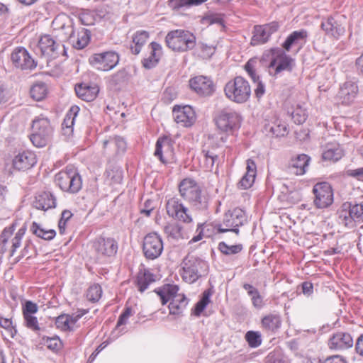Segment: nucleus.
<instances>
[{"mask_svg": "<svg viewBox=\"0 0 363 363\" xmlns=\"http://www.w3.org/2000/svg\"><path fill=\"white\" fill-rule=\"evenodd\" d=\"M247 221L245 212L239 208L229 210L224 215L223 223L218 225L217 230L218 233L233 232L237 235L239 233V227L244 225Z\"/></svg>", "mask_w": 363, "mask_h": 363, "instance_id": "9d476101", "label": "nucleus"}, {"mask_svg": "<svg viewBox=\"0 0 363 363\" xmlns=\"http://www.w3.org/2000/svg\"><path fill=\"white\" fill-rule=\"evenodd\" d=\"M45 343L47 345L48 348H49L51 350H59L62 347V342L60 339L55 336V337H48L45 340Z\"/></svg>", "mask_w": 363, "mask_h": 363, "instance_id": "680f3d73", "label": "nucleus"}, {"mask_svg": "<svg viewBox=\"0 0 363 363\" xmlns=\"http://www.w3.org/2000/svg\"><path fill=\"white\" fill-rule=\"evenodd\" d=\"M25 325L34 332H38L40 330L37 317L34 315H23Z\"/></svg>", "mask_w": 363, "mask_h": 363, "instance_id": "5fc2aeb1", "label": "nucleus"}, {"mask_svg": "<svg viewBox=\"0 0 363 363\" xmlns=\"http://www.w3.org/2000/svg\"><path fill=\"white\" fill-rule=\"evenodd\" d=\"M270 62L268 65V72L271 76L277 77L283 71H291L294 60L285 52L279 48L270 50Z\"/></svg>", "mask_w": 363, "mask_h": 363, "instance_id": "6e6552de", "label": "nucleus"}, {"mask_svg": "<svg viewBox=\"0 0 363 363\" xmlns=\"http://www.w3.org/2000/svg\"><path fill=\"white\" fill-rule=\"evenodd\" d=\"M212 295V291L211 289L205 290L201 296L200 300L196 303L194 308V314L196 316H199L201 313L206 308L207 305L210 302V298Z\"/></svg>", "mask_w": 363, "mask_h": 363, "instance_id": "a19ab883", "label": "nucleus"}, {"mask_svg": "<svg viewBox=\"0 0 363 363\" xmlns=\"http://www.w3.org/2000/svg\"><path fill=\"white\" fill-rule=\"evenodd\" d=\"M196 45L198 55L202 59H210L215 53L216 47L204 43H199Z\"/></svg>", "mask_w": 363, "mask_h": 363, "instance_id": "c03bdc74", "label": "nucleus"}, {"mask_svg": "<svg viewBox=\"0 0 363 363\" xmlns=\"http://www.w3.org/2000/svg\"><path fill=\"white\" fill-rule=\"evenodd\" d=\"M0 326L6 330L11 337H13L17 333V330L10 318L0 316Z\"/></svg>", "mask_w": 363, "mask_h": 363, "instance_id": "6e6d98bb", "label": "nucleus"}, {"mask_svg": "<svg viewBox=\"0 0 363 363\" xmlns=\"http://www.w3.org/2000/svg\"><path fill=\"white\" fill-rule=\"evenodd\" d=\"M179 190L181 196L190 204L192 208L201 212L208 210L210 196L207 192L202 190L195 180L190 178L183 179L179 184Z\"/></svg>", "mask_w": 363, "mask_h": 363, "instance_id": "f257e3e1", "label": "nucleus"}, {"mask_svg": "<svg viewBox=\"0 0 363 363\" xmlns=\"http://www.w3.org/2000/svg\"><path fill=\"white\" fill-rule=\"evenodd\" d=\"M38 311L37 304L31 301H26L23 306V315H35Z\"/></svg>", "mask_w": 363, "mask_h": 363, "instance_id": "e2e57ef3", "label": "nucleus"}, {"mask_svg": "<svg viewBox=\"0 0 363 363\" xmlns=\"http://www.w3.org/2000/svg\"><path fill=\"white\" fill-rule=\"evenodd\" d=\"M353 339L349 333L337 332L328 340V347L331 350H343L353 346Z\"/></svg>", "mask_w": 363, "mask_h": 363, "instance_id": "6ab92c4d", "label": "nucleus"}, {"mask_svg": "<svg viewBox=\"0 0 363 363\" xmlns=\"http://www.w3.org/2000/svg\"><path fill=\"white\" fill-rule=\"evenodd\" d=\"M164 231L172 238H177L179 236L180 228L177 225H169L165 227Z\"/></svg>", "mask_w": 363, "mask_h": 363, "instance_id": "774afa93", "label": "nucleus"}, {"mask_svg": "<svg viewBox=\"0 0 363 363\" xmlns=\"http://www.w3.org/2000/svg\"><path fill=\"white\" fill-rule=\"evenodd\" d=\"M91 40V32L89 30L86 28H82L77 32V35H72L71 40L73 44V47L78 50L84 49Z\"/></svg>", "mask_w": 363, "mask_h": 363, "instance_id": "2f4dec72", "label": "nucleus"}, {"mask_svg": "<svg viewBox=\"0 0 363 363\" xmlns=\"http://www.w3.org/2000/svg\"><path fill=\"white\" fill-rule=\"evenodd\" d=\"M35 52L50 58L57 57L60 52L66 55L65 46L50 35H44L40 37L35 48Z\"/></svg>", "mask_w": 363, "mask_h": 363, "instance_id": "9b49d317", "label": "nucleus"}, {"mask_svg": "<svg viewBox=\"0 0 363 363\" xmlns=\"http://www.w3.org/2000/svg\"><path fill=\"white\" fill-rule=\"evenodd\" d=\"M321 28L326 34L334 38H338L344 32V29L332 17L322 21Z\"/></svg>", "mask_w": 363, "mask_h": 363, "instance_id": "473e14b6", "label": "nucleus"}, {"mask_svg": "<svg viewBox=\"0 0 363 363\" xmlns=\"http://www.w3.org/2000/svg\"><path fill=\"white\" fill-rule=\"evenodd\" d=\"M306 37V31L303 30L294 31L287 37L282 46L286 51H289L293 45H298L304 43Z\"/></svg>", "mask_w": 363, "mask_h": 363, "instance_id": "72a5a7b5", "label": "nucleus"}, {"mask_svg": "<svg viewBox=\"0 0 363 363\" xmlns=\"http://www.w3.org/2000/svg\"><path fill=\"white\" fill-rule=\"evenodd\" d=\"M128 72L125 69H121L111 76L110 83L111 85L120 86L128 80Z\"/></svg>", "mask_w": 363, "mask_h": 363, "instance_id": "603ef678", "label": "nucleus"}, {"mask_svg": "<svg viewBox=\"0 0 363 363\" xmlns=\"http://www.w3.org/2000/svg\"><path fill=\"white\" fill-rule=\"evenodd\" d=\"M204 155L205 168L207 171H211L218 156L210 151H203Z\"/></svg>", "mask_w": 363, "mask_h": 363, "instance_id": "4d7b16f0", "label": "nucleus"}, {"mask_svg": "<svg viewBox=\"0 0 363 363\" xmlns=\"http://www.w3.org/2000/svg\"><path fill=\"white\" fill-rule=\"evenodd\" d=\"M344 155L342 150L337 145H331L324 150L322 154V160L325 162H335Z\"/></svg>", "mask_w": 363, "mask_h": 363, "instance_id": "f704fd0d", "label": "nucleus"}, {"mask_svg": "<svg viewBox=\"0 0 363 363\" xmlns=\"http://www.w3.org/2000/svg\"><path fill=\"white\" fill-rule=\"evenodd\" d=\"M102 289L99 284L91 286L86 292V298L93 303L97 302L101 297Z\"/></svg>", "mask_w": 363, "mask_h": 363, "instance_id": "09e8293b", "label": "nucleus"}, {"mask_svg": "<svg viewBox=\"0 0 363 363\" xmlns=\"http://www.w3.org/2000/svg\"><path fill=\"white\" fill-rule=\"evenodd\" d=\"M9 89L3 84H0V108L3 107L10 99Z\"/></svg>", "mask_w": 363, "mask_h": 363, "instance_id": "69168bd1", "label": "nucleus"}, {"mask_svg": "<svg viewBox=\"0 0 363 363\" xmlns=\"http://www.w3.org/2000/svg\"><path fill=\"white\" fill-rule=\"evenodd\" d=\"M11 59L13 65L22 70L33 69L36 63L28 50L22 47L16 48L11 53Z\"/></svg>", "mask_w": 363, "mask_h": 363, "instance_id": "dca6fc26", "label": "nucleus"}, {"mask_svg": "<svg viewBox=\"0 0 363 363\" xmlns=\"http://www.w3.org/2000/svg\"><path fill=\"white\" fill-rule=\"evenodd\" d=\"M217 128L222 132L233 134L241 125L240 115L231 108H223L215 118Z\"/></svg>", "mask_w": 363, "mask_h": 363, "instance_id": "1a4fd4ad", "label": "nucleus"}, {"mask_svg": "<svg viewBox=\"0 0 363 363\" xmlns=\"http://www.w3.org/2000/svg\"><path fill=\"white\" fill-rule=\"evenodd\" d=\"M48 91L47 84L43 82H38L32 86L30 96L36 101H41L45 98Z\"/></svg>", "mask_w": 363, "mask_h": 363, "instance_id": "4c0bfd02", "label": "nucleus"}, {"mask_svg": "<svg viewBox=\"0 0 363 363\" xmlns=\"http://www.w3.org/2000/svg\"><path fill=\"white\" fill-rule=\"evenodd\" d=\"M173 147L171 139L167 136L160 137L155 144L154 155L163 164L167 163V157L172 155Z\"/></svg>", "mask_w": 363, "mask_h": 363, "instance_id": "412c9836", "label": "nucleus"}, {"mask_svg": "<svg viewBox=\"0 0 363 363\" xmlns=\"http://www.w3.org/2000/svg\"><path fill=\"white\" fill-rule=\"evenodd\" d=\"M56 204V198L50 191H44L38 194L33 201V206L38 210L43 211L55 208Z\"/></svg>", "mask_w": 363, "mask_h": 363, "instance_id": "b1692460", "label": "nucleus"}, {"mask_svg": "<svg viewBox=\"0 0 363 363\" xmlns=\"http://www.w3.org/2000/svg\"><path fill=\"white\" fill-rule=\"evenodd\" d=\"M350 216L352 218L353 223L363 222V201L352 204L351 203Z\"/></svg>", "mask_w": 363, "mask_h": 363, "instance_id": "49530a36", "label": "nucleus"}, {"mask_svg": "<svg viewBox=\"0 0 363 363\" xmlns=\"http://www.w3.org/2000/svg\"><path fill=\"white\" fill-rule=\"evenodd\" d=\"M245 340L251 348H257L262 345V335L259 331L249 330L245 333Z\"/></svg>", "mask_w": 363, "mask_h": 363, "instance_id": "37998d69", "label": "nucleus"}, {"mask_svg": "<svg viewBox=\"0 0 363 363\" xmlns=\"http://www.w3.org/2000/svg\"><path fill=\"white\" fill-rule=\"evenodd\" d=\"M270 131L276 137H282L288 133V128L285 123H279L271 126Z\"/></svg>", "mask_w": 363, "mask_h": 363, "instance_id": "bf43d9fd", "label": "nucleus"}, {"mask_svg": "<svg viewBox=\"0 0 363 363\" xmlns=\"http://www.w3.org/2000/svg\"><path fill=\"white\" fill-rule=\"evenodd\" d=\"M311 158L306 154L298 155L291 159L289 163V172L295 175H303L308 168Z\"/></svg>", "mask_w": 363, "mask_h": 363, "instance_id": "5701e85b", "label": "nucleus"}, {"mask_svg": "<svg viewBox=\"0 0 363 363\" xmlns=\"http://www.w3.org/2000/svg\"><path fill=\"white\" fill-rule=\"evenodd\" d=\"M15 230V225H11L8 228H5L0 235V254H4L6 251V245L13 234Z\"/></svg>", "mask_w": 363, "mask_h": 363, "instance_id": "a18cd8bd", "label": "nucleus"}, {"mask_svg": "<svg viewBox=\"0 0 363 363\" xmlns=\"http://www.w3.org/2000/svg\"><path fill=\"white\" fill-rule=\"evenodd\" d=\"M254 307L261 308L263 306V300L258 290L255 291L253 294L249 295Z\"/></svg>", "mask_w": 363, "mask_h": 363, "instance_id": "338daca9", "label": "nucleus"}, {"mask_svg": "<svg viewBox=\"0 0 363 363\" xmlns=\"http://www.w3.org/2000/svg\"><path fill=\"white\" fill-rule=\"evenodd\" d=\"M96 251L102 255L111 257L118 250L117 242L111 238H100L94 243Z\"/></svg>", "mask_w": 363, "mask_h": 363, "instance_id": "4be33fe9", "label": "nucleus"}, {"mask_svg": "<svg viewBox=\"0 0 363 363\" xmlns=\"http://www.w3.org/2000/svg\"><path fill=\"white\" fill-rule=\"evenodd\" d=\"M165 43L172 50L184 52L196 46V37L188 30L177 29L167 33Z\"/></svg>", "mask_w": 363, "mask_h": 363, "instance_id": "20e7f679", "label": "nucleus"}, {"mask_svg": "<svg viewBox=\"0 0 363 363\" xmlns=\"http://www.w3.org/2000/svg\"><path fill=\"white\" fill-rule=\"evenodd\" d=\"M55 325L57 328L62 331L72 330L73 328L69 324V319H67V314L59 315L55 320Z\"/></svg>", "mask_w": 363, "mask_h": 363, "instance_id": "13d9d810", "label": "nucleus"}, {"mask_svg": "<svg viewBox=\"0 0 363 363\" xmlns=\"http://www.w3.org/2000/svg\"><path fill=\"white\" fill-rule=\"evenodd\" d=\"M55 184L64 192L74 194L82 187V177L72 166H67L55 176Z\"/></svg>", "mask_w": 363, "mask_h": 363, "instance_id": "7ed1b4c3", "label": "nucleus"}, {"mask_svg": "<svg viewBox=\"0 0 363 363\" xmlns=\"http://www.w3.org/2000/svg\"><path fill=\"white\" fill-rule=\"evenodd\" d=\"M166 208L170 217L186 223L192 222L189 210L181 203L179 199L175 197L169 199L167 202Z\"/></svg>", "mask_w": 363, "mask_h": 363, "instance_id": "4468645a", "label": "nucleus"}, {"mask_svg": "<svg viewBox=\"0 0 363 363\" xmlns=\"http://www.w3.org/2000/svg\"><path fill=\"white\" fill-rule=\"evenodd\" d=\"M30 231L37 237L40 238L45 240H52L56 235V232L55 230H45L36 222H33L32 223V225L30 226Z\"/></svg>", "mask_w": 363, "mask_h": 363, "instance_id": "e433bc0d", "label": "nucleus"}, {"mask_svg": "<svg viewBox=\"0 0 363 363\" xmlns=\"http://www.w3.org/2000/svg\"><path fill=\"white\" fill-rule=\"evenodd\" d=\"M224 91L226 97L230 101L242 104L249 99L251 88L248 82L239 76L225 84Z\"/></svg>", "mask_w": 363, "mask_h": 363, "instance_id": "423d86ee", "label": "nucleus"}, {"mask_svg": "<svg viewBox=\"0 0 363 363\" xmlns=\"http://www.w3.org/2000/svg\"><path fill=\"white\" fill-rule=\"evenodd\" d=\"M52 134V128L48 118L40 116L32 123L30 141L37 147H45L50 141Z\"/></svg>", "mask_w": 363, "mask_h": 363, "instance_id": "0eeeda50", "label": "nucleus"}, {"mask_svg": "<svg viewBox=\"0 0 363 363\" xmlns=\"http://www.w3.org/2000/svg\"><path fill=\"white\" fill-rule=\"evenodd\" d=\"M350 208H351V203L350 202H345L342 204L340 209L338 212L339 218L340 220V222L344 225L347 226V227H352L354 225L352 218L350 216Z\"/></svg>", "mask_w": 363, "mask_h": 363, "instance_id": "58836bf2", "label": "nucleus"}, {"mask_svg": "<svg viewBox=\"0 0 363 363\" xmlns=\"http://www.w3.org/2000/svg\"><path fill=\"white\" fill-rule=\"evenodd\" d=\"M37 162L35 154L30 150L19 152L13 160V167L17 170L25 171L33 167Z\"/></svg>", "mask_w": 363, "mask_h": 363, "instance_id": "aec40b11", "label": "nucleus"}, {"mask_svg": "<svg viewBox=\"0 0 363 363\" xmlns=\"http://www.w3.org/2000/svg\"><path fill=\"white\" fill-rule=\"evenodd\" d=\"M279 27V23L276 21L264 25L255 26L251 44L257 45L267 43L271 35L278 30Z\"/></svg>", "mask_w": 363, "mask_h": 363, "instance_id": "2eb2a0df", "label": "nucleus"}, {"mask_svg": "<svg viewBox=\"0 0 363 363\" xmlns=\"http://www.w3.org/2000/svg\"><path fill=\"white\" fill-rule=\"evenodd\" d=\"M155 281V276L149 269H144L138 274L136 285L140 292L145 291L149 286Z\"/></svg>", "mask_w": 363, "mask_h": 363, "instance_id": "7c9ffc66", "label": "nucleus"}, {"mask_svg": "<svg viewBox=\"0 0 363 363\" xmlns=\"http://www.w3.org/2000/svg\"><path fill=\"white\" fill-rule=\"evenodd\" d=\"M119 60L116 52L106 51L94 54L89 57V62L96 69L107 72L113 69L118 64Z\"/></svg>", "mask_w": 363, "mask_h": 363, "instance_id": "f8f14e48", "label": "nucleus"}, {"mask_svg": "<svg viewBox=\"0 0 363 363\" xmlns=\"http://www.w3.org/2000/svg\"><path fill=\"white\" fill-rule=\"evenodd\" d=\"M357 91V86L351 82H347L340 88L339 96L342 100V103L348 104L355 98Z\"/></svg>", "mask_w": 363, "mask_h": 363, "instance_id": "c756f323", "label": "nucleus"}, {"mask_svg": "<svg viewBox=\"0 0 363 363\" xmlns=\"http://www.w3.org/2000/svg\"><path fill=\"white\" fill-rule=\"evenodd\" d=\"M26 233V228H20L17 233H16L14 238L11 240V256H13L15 252L18 249L21 245V241L23 238V235Z\"/></svg>", "mask_w": 363, "mask_h": 363, "instance_id": "864d4df0", "label": "nucleus"}, {"mask_svg": "<svg viewBox=\"0 0 363 363\" xmlns=\"http://www.w3.org/2000/svg\"><path fill=\"white\" fill-rule=\"evenodd\" d=\"M80 21L85 26H91L97 21L93 11L84 12L79 16Z\"/></svg>", "mask_w": 363, "mask_h": 363, "instance_id": "0e129e2a", "label": "nucleus"}, {"mask_svg": "<svg viewBox=\"0 0 363 363\" xmlns=\"http://www.w3.org/2000/svg\"><path fill=\"white\" fill-rule=\"evenodd\" d=\"M183 280L189 284L196 281L208 272V263L202 259L194 255H187L182 263Z\"/></svg>", "mask_w": 363, "mask_h": 363, "instance_id": "39448f33", "label": "nucleus"}, {"mask_svg": "<svg viewBox=\"0 0 363 363\" xmlns=\"http://www.w3.org/2000/svg\"><path fill=\"white\" fill-rule=\"evenodd\" d=\"M291 116L296 124H302L307 118V113L304 108L300 105L296 107L291 113Z\"/></svg>", "mask_w": 363, "mask_h": 363, "instance_id": "de8ad7c7", "label": "nucleus"}, {"mask_svg": "<svg viewBox=\"0 0 363 363\" xmlns=\"http://www.w3.org/2000/svg\"><path fill=\"white\" fill-rule=\"evenodd\" d=\"M149 38V33L145 30H140L136 32L133 38V45H131L130 49L132 53L138 55L142 47L145 44L147 40Z\"/></svg>", "mask_w": 363, "mask_h": 363, "instance_id": "c9c22d12", "label": "nucleus"}, {"mask_svg": "<svg viewBox=\"0 0 363 363\" xmlns=\"http://www.w3.org/2000/svg\"><path fill=\"white\" fill-rule=\"evenodd\" d=\"M263 328L269 331H274L279 328L281 325L279 317L275 315H268L262 320Z\"/></svg>", "mask_w": 363, "mask_h": 363, "instance_id": "79ce46f5", "label": "nucleus"}, {"mask_svg": "<svg viewBox=\"0 0 363 363\" xmlns=\"http://www.w3.org/2000/svg\"><path fill=\"white\" fill-rule=\"evenodd\" d=\"M97 21L103 19L107 20L111 17V9L108 5L99 6L93 11Z\"/></svg>", "mask_w": 363, "mask_h": 363, "instance_id": "8fccbe9b", "label": "nucleus"}, {"mask_svg": "<svg viewBox=\"0 0 363 363\" xmlns=\"http://www.w3.org/2000/svg\"><path fill=\"white\" fill-rule=\"evenodd\" d=\"M257 63L256 59H250L245 65V69L252 81L256 84L255 89V94L257 98H261L265 92V86L264 84L259 80V77L255 73V64Z\"/></svg>", "mask_w": 363, "mask_h": 363, "instance_id": "393cba45", "label": "nucleus"}, {"mask_svg": "<svg viewBox=\"0 0 363 363\" xmlns=\"http://www.w3.org/2000/svg\"><path fill=\"white\" fill-rule=\"evenodd\" d=\"M189 86L192 90L200 96H210L214 91L212 80L207 77L201 75L189 80Z\"/></svg>", "mask_w": 363, "mask_h": 363, "instance_id": "a211bd4d", "label": "nucleus"}, {"mask_svg": "<svg viewBox=\"0 0 363 363\" xmlns=\"http://www.w3.org/2000/svg\"><path fill=\"white\" fill-rule=\"evenodd\" d=\"M155 291L160 297L162 305L169 304V313L172 315H181L186 308L189 300L184 294H178L179 287L177 285H164L162 288L155 289Z\"/></svg>", "mask_w": 363, "mask_h": 363, "instance_id": "f03ea898", "label": "nucleus"}, {"mask_svg": "<svg viewBox=\"0 0 363 363\" xmlns=\"http://www.w3.org/2000/svg\"><path fill=\"white\" fill-rule=\"evenodd\" d=\"M255 179V176L245 173L238 183V187L242 189H247L252 186Z\"/></svg>", "mask_w": 363, "mask_h": 363, "instance_id": "052dcab7", "label": "nucleus"}, {"mask_svg": "<svg viewBox=\"0 0 363 363\" xmlns=\"http://www.w3.org/2000/svg\"><path fill=\"white\" fill-rule=\"evenodd\" d=\"M108 145L116 148L117 152H123L126 149V142L120 136L110 137L103 143V147L107 148Z\"/></svg>", "mask_w": 363, "mask_h": 363, "instance_id": "ea45409f", "label": "nucleus"}, {"mask_svg": "<svg viewBox=\"0 0 363 363\" xmlns=\"http://www.w3.org/2000/svg\"><path fill=\"white\" fill-rule=\"evenodd\" d=\"M173 116L177 123L184 127H190L196 121V113L190 106H176L173 108Z\"/></svg>", "mask_w": 363, "mask_h": 363, "instance_id": "f3484780", "label": "nucleus"}, {"mask_svg": "<svg viewBox=\"0 0 363 363\" xmlns=\"http://www.w3.org/2000/svg\"><path fill=\"white\" fill-rule=\"evenodd\" d=\"M143 250L147 259H155L160 256L163 251V242L156 233L147 234L144 238Z\"/></svg>", "mask_w": 363, "mask_h": 363, "instance_id": "ddd939ff", "label": "nucleus"}, {"mask_svg": "<svg viewBox=\"0 0 363 363\" xmlns=\"http://www.w3.org/2000/svg\"><path fill=\"white\" fill-rule=\"evenodd\" d=\"M151 52L150 55L143 60V65L146 69H151L157 65L162 55V48L160 44L152 42L150 43Z\"/></svg>", "mask_w": 363, "mask_h": 363, "instance_id": "cd10ccee", "label": "nucleus"}, {"mask_svg": "<svg viewBox=\"0 0 363 363\" xmlns=\"http://www.w3.org/2000/svg\"><path fill=\"white\" fill-rule=\"evenodd\" d=\"M79 111V108L77 106H73L70 108L67 113L64 121L62 123V130L63 135L69 136L73 133V125L74 120Z\"/></svg>", "mask_w": 363, "mask_h": 363, "instance_id": "c85d7f7f", "label": "nucleus"}, {"mask_svg": "<svg viewBox=\"0 0 363 363\" xmlns=\"http://www.w3.org/2000/svg\"><path fill=\"white\" fill-rule=\"evenodd\" d=\"M219 250L227 255H235L240 252L242 249V245H228L225 242H221L218 245Z\"/></svg>", "mask_w": 363, "mask_h": 363, "instance_id": "3c124183", "label": "nucleus"}, {"mask_svg": "<svg viewBox=\"0 0 363 363\" xmlns=\"http://www.w3.org/2000/svg\"><path fill=\"white\" fill-rule=\"evenodd\" d=\"M95 84H80L75 86V92L79 98L86 101H93L99 93Z\"/></svg>", "mask_w": 363, "mask_h": 363, "instance_id": "bb28decb", "label": "nucleus"}, {"mask_svg": "<svg viewBox=\"0 0 363 363\" xmlns=\"http://www.w3.org/2000/svg\"><path fill=\"white\" fill-rule=\"evenodd\" d=\"M333 199L332 186L328 182H319V208L331 206Z\"/></svg>", "mask_w": 363, "mask_h": 363, "instance_id": "a878e982", "label": "nucleus"}]
</instances>
